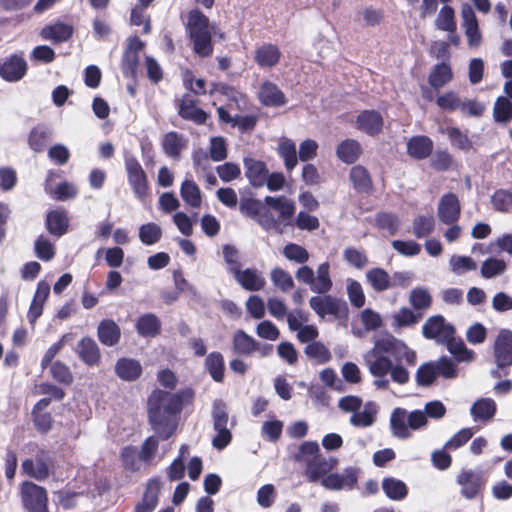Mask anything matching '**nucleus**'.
<instances>
[{
    "label": "nucleus",
    "instance_id": "nucleus-34",
    "mask_svg": "<svg viewBox=\"0 0 512 512\" xmlns=\"http://www.w3.org/2000/svg\"><path fill=\"white\" fill-rule=\"evenodd\" d=\"M444 345L457 362L469 363L475 359V352L468 349L464 341L461 338H456L455 335Z\"/></svg>",
    "mask_w": 512,
    "mask_h": 512
},
{
    "label": "nucleus",
    "instance_id": "nucleus-43",
    "mask_svg": "<svg viewBox=\"0 0 512 512\" xmlns=\"http://www.w3.org/2000/svg\"><path fill=\"white\" fill-rule=\"evenodd\" d=\"M205 367L216 382H222L224 379V358L219 352L210 353L205 359Z\"/></svg>",
    "mask_w": 512,
    "mask_h": 512
},
{
    "label": "nucleus",
    "instance_id": "nucleus-41",
    "mask_svg": "<svg viewBox=\"0 0 512 512\" xmlns=\"http://www.w3.org/2000/svg\"><path fill=\"white\" fill-rule=\"evenodd\" d=\"M51 136V130L44 126L38 125L34 127L29 134V147L35 152H41L45 149Z\"/></svg>",
    "mask_w": 512,
    "mask_h": 512
},
{
    "label": "nucleus",
    "instance_id": "nucleus-56",
    "mask_svg": "<svg viewBox=\"0 0 512 512\" xmlns=\"http://www.w3.org/2000/svg\"><path fill=\"white\" fill-rule=\"evenodd\" d=\"M422 315L414 313L409 308H401L392 316V326L394 328H401L416 324Z\"/></svg>",
    "mask_w": 512,
    "mask_h": 512
},
{
    "label": "nucleus",
    "instance_id": "nucleus-31",
    "mask_svg": "<svg viewBox=\"0 0 512 512\" xmlns=\"http://www.w3.org/2000/svg\"><path fill=\"white\" fill-rule=\"evenodd\" d=\"M97 335L103 345L111 347L119 342L121 331L113 320L105 319L99 323Z\"/></svg>",
    "mask_w": 512,
    "mask_h": 512
},
{
    "label": "nucleus",
    "instance_id": "nucleus-23",
    "mask_svg": "<svg viewBox=\"0 0 512 512\" xmlns=\"http://www.w3.org/2000/svg\"><path fill=\"white\" fill-rule=\"evenodd\" d=\"M160 489V480H149L142 500L136 505L135 512H153L158 504Z\"/></svg>",
    "mask_w": 512,
    "mask_h": 512
},
{
    "label": "nucleus",
    "instance_id": "nucleus-51",
    "mask_svg": "<svg viewBox=\"0 0 512 512\" xmlns=\"http://www.w3.org/2000/svg\"><path fill=\"white\" fill-rule=\"evenodd\" d=\"M305 354L318 364H325L332 358L329 349L321 342L313 341L305 347Z\"/></svg>",
    "mask_w": 512,
    "mask_h": 512
},
{
    "label": "nucleus",
    "instance_id": "nucleus-63",
    "mask_svg": "<svg viewBox=\"0 0 512 512\" xmlns=\"http://www.w3.org/2000/svg\"><path fill=\"white\" fill-rule=\"evenodd\" d=\"M159 441L155 436L148 437L138 454L139 459L145 464H150L156 452L158 451Z\"/></svg>",
    "mask_w": 512,
    "mask_h": 512
},
{
    "label": "nucleus",
    "instance_id": "nucleus-16",
    "mask_svg": "<svg viewBox=\"0 0 512 512\" xmlns=\"http://www.w3.org/2000/svg\"><path fill=\"white\" fill-rule=\"evenodd\" d=\"M264 202L267 206L278 212V219L285 226L292 225V217L295 213L296 206L293 200L285 196H266Z\"/></svg>",
    "mask_w": 512,
    "mask_h": 512
},
{
    "label": "nucleus",
    "instance_id": "nucleus-9",
    "mask_svg": "<svg viewBox=\"0 0 512 512\" xmlns=\"http://www.w3.org/2000/svg\"><path fill=\"white\" fill-rule=\"evenodd\" d=\"M359 468L347 467L342 473H330L326 476L321 485L332 491L353 490L357 486Z\"/></svg>",
    "mask_w": 512,
    "mask_h": 512
},
{
    "label": "nucleus",
    "instance_id": "nucleus-32",
    "mask_svg": "<svg viewBox=\"0 0 512 512\" xmlns=\"http://www.w3.org/2000/svg\"><path fill=\"white\" fill-rule=\"evenodd\" d=\"M259 99L265 106H282L286 103L283 92L272 82H265L259 90Z\"/></svg>",
    "mask_w": 512,
    "mask_h": 512
},
{
    "label": "nucleus",
    "instance_id": "nucleus-50",
    "mask_svg": "<svg viewBox=\"0 0 512 512\" xmlns=\"http://www.w3.org/2000/svg\"><path fill=\"white\" fill-rule=\"evenodd\" d=\"M161 237L162 229L158 224L154 222L143 224L139 228L140 241L145 245H154L161 239Z\"/></svg>",
    "mask_w": 512,
    "mask_h": 512
},
{
    "label": "nucleus",
    "instance_id": "nucleus-64",
    "mask_svg": "<svg viewBox=\"0 0 512 512\" xmlns=\"http://www.w3.org/2000/svg\"><path fill=\"white\" fill-rule=\"evenodd\" d=\"M486 338L487 328L479 322L472 324L466 331V339L472 345L483 344Z\"/></svg>",
    "mask_w": 512,
    "mask_h": 512
},
{
    "label": "nucleus",
    "instance_id": "nucleus-24",
    "mask_svg": "<svg viewBox=\"0 0 512 512\" xmlns=\"http://www.w3.org/2000/svg\"><path fill=\"white\" fill-rule=\"evenodd\" d=\"M115 373L124 381H135L142 374V366L136 359L120 358L115 364Z\"/></svg>",
    "mask_w": 512,
    "mask_h": 512
},
{
    "label": "nucleus",
    "instance_id": "nucleus-15",
    "mask_svg": "<svg viewBox=\"0 0 512 512\" xmlns=\"http://www.w3.org/2000/svg\"><path fill=\"white\" fill-rule=\"evenodd\" d=\"M27 71V63L21 56L11 55L0 64V76L9 82L19 81Z\"/></svg>",
    "mask_w": 512,
    "mask_h": 512
},
{
    "label": "nucleus",
    "instance_id": "nucleus-27",
    "mask_svg": "<svg viewBox=\"0 0 512 512\" xmlns=\"http://www.w3.org/2000/svg\"><path fill=\"white\" fill-rule=\"evenodd\" d=\"M280 57L279 48L274 44L266 43L256 49L254 59L261 68H271L279 63Z\"/></svg>",
    "mask_w": 512,
    "mask_h": 512
},
{
    "label": "nucleus",
    "instance_id": "nucleus-61",
    "mask_svg": "<svg viewBox=\"0 0 512 512\" xmlns=\"http://www.w3.org/2000/svg\"><path fill=\"white\" fill-rule=\"evenodd\" d=\"M346 288L350 303L356 308L363 307L365 304V294L361 284L356 280L348 279Z\"/></svg>",
    "mask_w": 512,
    "mask_h": 512
},
{
    "label": "nucleus",
    "instance_id": "nucleus-52",
    "mask_svg": "<svg viewBox=\"0 0 512 512\" xmlns=\"http://www.w3.org/2000/svg\"><path fill=\"white\" fill-rule=\"evenodd\" d=\"M222 254L227 265V271L233 276L241 269V255L239 250L230 244L222 247Z\"/></svg>",
    "mask_w": 512,
    "mask_h": 512
},
{
    "label": "nucleus",
    "instance_id": "nucleus-33",
    "mask_svg": "<svg viewBox=\"0 0 512 512\" xmlns=\"http://www.w3.org/2000/svg\"><path fill=\"white\" fill-rule=\"evenodd\" d=\"M496 403L491 398L478 399L470 408L474 421H490L496 413Z\"/></svg>",
    "mask_w": 512,
    "mask_h": 512
},
{
    "label": "nucleus",
    "instance_id": "nucleus-44",
    "mask_svg": "<svg viewBox=\"0 0 512 512\" xmlns=\"http://www.w3.org/2000/svg\"><path fill=\"white\" fill-rule=\"evenodd\" d=\"M22 470L29 477L37 480H43L49 475L48 466L41 458L24 460L22 462Z\"/></svg>",
    "mask_w": 512,
    "mask_h": 512
},
{
    "label": "nucleus",
    "instance_id": "nucleus-39",
    "mask_svg": "<svg viewBox=\"0 0 512 512\" xmlns=\"http://www.w3.org/2000/svg\"><path fill=\"white\" fill-rule=\"evenodd\" d=\"M256 341L243 330H238L233 337V350L236 354L250 356L255 353Z\"/></svg>",
    "mask_w": 512,
    "mask_h": 512
},
{
    "label": "nucleus",
    "instance_id": "nucleus-42",
    "mask_svg": "<svg viewBox=\"0 0 512 512\" xmlns=\"http://www.w3.org/2000/svg\"><path fill=\"white\" fill-rule=\"evenodd\" d=\"M366 280L376 292H383L391 288V279L387 271L373 268L367 271Z\"/></svg>",
    "mask_w": 512,
    "mask_h": 512
},
{
    "label": "nucleus",
    "instance_id": "nucleus-13",
    "mask_svg": "<svg viewBox=\"0 0 512 512\" xmlns=\"http://www.w3.org/2000/svg\"><path fill=\"white\" fill-rule=\"evenodd\" d=\"M461 206L458 197L453 193L444 194L439 201L437 215L445 225H451L458 221Z\"/></svg>",
    "mask_w": 512,
    "mask_h": 512
},
{
    "label": "nucleus",
    "instance_id": "nucleus-3",
    "mask_svg": "<svg viewBox=\"0 0 512 512\" xmlns=\"http://www.w3.org/2000/svg\"><path fill=\"white\" fill-rule=\"evenodd\" d=\"M187 29L193 43V50L201 57H208L213 52L209 19L199 10H192L188 15Z\"/></svg>",
    "mask_w": 512,
    "mask_h": 512
},
{
    "label": "nucleus",
    "instance_id": "nucleus-55",
    "mask_svg": "<svg viewBox=\"0 0 512 512\" xmlns=\"http://www.w3.org/2000/svg\"><path fill=\"white\" fill-rule=\"evenodd\" d=\"M282 253L287 260L298 264H305L310 258L309 252L303 246L296 243L285 245Z\"/></svg>",
    "mask_w": 512,
    "mask_h": 512
},
{
    "label": "nucleus",
    "instance_id": "nucleus-7",
    "mask_svg": "<svg viewBox=\"0 0 512 512\" xmlns=\"http://www.w3.org/2000/svg\"><path fill=\"white\" fill-rule=\"evenodd\" d=\"M423 336L438 344H445L456 334L455 327L441 315L429 317L422 327Z\"/></svg>",
    "mask_w": 512,
    "mask_h": 512
},
{
    "label": "nucleus",
    "instance_id": "nucleus-48",
    "mask_svg": "<svg viewBox=\"0 0 512 512\" xmlns=\"http://www.w3.org/2000/svg\"><path fill=\"white\" fill-rule=\"evenodd\" d=\"M451 79L452 71L450 66L446 63H441L434 67L433 71L429 75L428 81L433 88L439 89Z\"/></svg>",
    "mask_w": 512,
    "mask_h": 512
},
{
    "label": "nucleus",
    "instance_id": "nucleus-46",
    "mask_svg": "<svg viewBox=\"0 0 512 512\" xmlns=\"http://www.w3.org/2000/svg\"><path fill=\"white\" fill-rule=\"evenodd\" d=\"M493 117L498 123H508L512 120V100L499 96L493 107Z\"/></svg>",
    "mask_w": 512,
    "mask_h": 512
},
{
    "label": "nucleus",
    "instance_id": "nucleus-22",
    "mask_svg": "<svg viewBox=\"0 0 512 512\" xmlns=\"http://www.w3.org/2000/svg\"><path fill=\"white\" fill-rule=\"evenodd\" d=\"M390 429L394 437L398 439H408L411 437V431L408 423L407 411L403 408H395L390 416Z\"/></svg>",
    "mask_w": 512,
    "mask_h": 512
},
{
    "label": "nucleus",
    "instance_id": "nucleus-6",
    "mask_svg": "<svg viewBox=\"0 0 512 512\" xmlns=\"http://www.w3.org/2000/svg\"><path fill=\"white\" fill-rule=\"evenodd\" d=\"M125 169L134 195L141 202H144L148 196V180L141 164L135 157L127 156L125 158Z\"/></svg>",
    "mask_w": 512,
    "mask_h": 512
},
{
    "label": "nucleus",
    "instance_id": "nucleus-28",
    "mask_svg": "<svg viewBox=\"0 0 512 512\" xmlns=\"http://www.w3.org/2000/svg\"><path fill=\"white\" fill-rule=\"evenodd\" d=\"M69 226L67 212L63 209H56L48 212L46 216V227L50 234L60 237L64 235Z\"/></svg>",
    "mask_w": 512,
    "mask_h": 512
},
{
    "label": "nucleus",
    "instance_id": "nucleus-20",
    "mask_svg": "<svg viewBox=\"0 0 512 512\" xmlns=\"http://www.w3.org/2000/svg\"><path fill=\"white\" fill-rule=\"evenodd\" d=\"M357 128L368 135L378 134L383 127V118L375 110H365L357 116Z\"/></svg>",
    "mask_w": 512,
    "mask_h": 512
},
{
    "label": "nucleus",
    "instance_id": "nucleus-36",
    "mask_svg": "<svg viewBox=\"0 0 512 512\" xmlns=\"http://www.w3.org/2000/svg\"><path fill=\"white\" fill-rule=\"evenodd\" d=\"M161 322L153 313L140 316L136 322V330L142 337H155L159 334Z\"/></svg>",
    "mask_w": 512,
    "mask_h": 512
},
{
    "label": "nucleus",
    "instance_id": "nucleus-21",
    "mask_svg": "<svg viewBox=\"0 0 512 512\" xmlns=\"http://www.w3.org/2000/svg\"><path fill=\"white\" fill-rule=\"evenodd\" d=\"M77 354L88 366L98 365L101 359L100 349L97 343L90 337H84L78 342Z\"/></svg>",
    "mask_w": 512,
    "mask_h": 512
},
{
    "label": "nucleus",
    "instance_id": "nucleus-57",
    "mask_svg": "<svg viewBox=\"0 0 512 512\" xmlns=\"http://www.w3.org/2000/svg\"><path fill=\"white\" fill-rule=\"evenodd\" d=\"M449 266L450 270L457 275L477 269L476 262L469 256L453 255L449 260Z\"/></svg>",
    "mask_w": 512,
    "mask_h": 512
},
{
    "label": "nucleus",
    "instance_id": "nucleus-4",
    "mask_svg": "<svg viewBox=\"0 0 512 512\" xmlns=\"http://www.w3.org/2000/svg\"><path fill=\"white\" fill-rule=\"evenodd\" d=\"M324 296H312L309 300V306L320 317L325 318L331 315L335 319L346 321L348 318L347 303L332 295L323 294Z\"/></svg>",
    "mask_w": 512,
    "mask_h": 512
},
{
    "label": "nucleus",
    "instance_id": "nucleus-30",
    "mask_svg": "<svg viewBox=\"0 0 512 512\" xmlns=\"http://www.w3.org/2000/svg\"><path fill=\"white\" fill-rule=\"evenodd\" d=\"M73 34V27L69 24L57 22L52 25L45 26L41 30V37L53 43H62L68 41Z\"/></svg>",
    "mask_w": 512,
    "mask_h": 512
},
{
    "label": "nucleus",
    "instance_id": "nucleus-10",
    "mask_svg": "<svg viewBox=\"0 0 512 512\" xmlns=\"http://www.w3.org/2000/svg\"><path fill=\"white\" fill-rule=\"evenodd\" d=\"M495 364L498 368L512 365V331L500 329L493 344Z\"/></svg>",
    "mask_w": 512,
    "mask_h": 512
},
{
    "label": "nucleus",
    "instance_id": "nucleus-62",
    "mask_svg": "<svg viewBox=\"0 0 512 512\" xmlns=\"http://www.w3.org/2000/svg\"><path fill=\"white\" fill-rule=\"evenodd\" d=\"M495 210L507 213L512 209V193L507 190H497L491 198Z\"/></svg>",
    "mask_w": 512,
    "mask_h": 512
},
{
    "label": "nucleus",
    "instance_id": "nucleus-11",
    "mask_svg": "<svg viewBox=\"0 0 512 512\" xmlns=\"http://www.w3.org/2000/svg\"><path fill=\"white\" fill-rule=\"evenodd\" d=\"M338 464L335 458L326 459L323 456H314L307 460L305 467V476L311 483L322 482Z\"/></svg>",
    "mask_w": 512,
    "mask_h": 512
},
{
    "label": "nucleus",
    "instance_id": "nucleus-5",
    "mask_svg": "<svg viewBox=\"0 0 512 512\" xmlns=\"http://www.w3.org/2000/svg\"><path fill=\"white\" fill-rule=\"evenodd\" d=\"M213 426L217 432L212 440V445L218 450L224 449L231 442V432L228 429V413L226 406L221 401H215L212 410Z\"/></svg>",
    "mask_w": 512,
    "mask_h": 512
},
{
    "label": "nucleus",
    "instance_id": "nucleus-1",
    "mask_svg": "<svg viewBox=\"0 0 512 512\" xmlns=\"http://www.w3.org/2000/svg\"><path fill=\"white\" fill-rule=\"evenodd\" d=\"M363 360L374 377L375 388L387 390L390 381L399 385L410 381V372L406 366H415L417 355L404 341L384 333L374 338L373 347L365 352Z\"/></svg>",
    "mask_w": 512,
    "mask_h": 512
},
{
    "label": "nucleus",
    "instance_id": "nucleus-17",
    "mask_svg": "<svg viewBox=\"0 0 512 512\" xmlns=\"http://www.w3.org/2000/svg\"><path fill=\"white\" fill-rule=\"evenodd\" d=\"M197 100L190 94H185L178 101V114L185 120L192 121L196 124L206 122L207 113L196 106Z\"/></svg>",
    "mask_w": 512,
    "mask_h": 512
},
{
    "label": "nucleus",
    "instance_id": "nucleus-38",
    "mask_svg": "<svg viewBox=\"0 0 512 512\" xmlns=\"http://www.w3.org/2000/svg\"><path fill=\"white\" fill-rule=\"evenodd\" d=\"M382 489L386 496L395 501L403 500L408 494L406 484L396 478L387 477L382 481Z\"/></svg>",
    "mask_w": 512,
    "mask_h": 512
},
{
    "label": "nucleus",
    "instance_id": "nucleus-19",
    "mask_svg": "<svg viewBox=\"0 0 512 512\" xmlns=\"http://www.w3.org/2000/svg\"><path fill=\"white\" fill-rule=\"evenodd\" d=\"M161 144L168 157L179 160L181 152L188 146V140L184 135L171 131L164 135Z\"/></svg>",
    "mask_w": 512,
    "mask_h": 512
},
{
    "label": "nucleus",
    "instance_id": "nucleus-12",
    "mask_svg": "<svg viewBox=\"0 0 512 512\" xmlns=\"http://www.w3.org/2000/svg\"><path fill=\"white\" fill-rule=\"evenodd\" d=\"M461 17L468 46L470 48H478L482 43V34L475 12L469 4H464L462 6Z\"/></svg>",
    "mask_w": 512,
    "mask_h": 512
},
{
    "label": "nucleus",
    "instance_id": "nucleus-18",
    "mask_svg": "<svg viewBox=\"0 0 512 512\" xmlns=\"http://www.w3.org/2000/svg\"><path fill=\"white\" fill-rule=\"evenodd\" d=\"M233 277L247 291H260L266 285L263 274L255 268L240 269Z\"/></svg>",
    "mask_w": 512,
    "mask_h": 512
},
{
    "label": "nucleus",
    "instance_id": "nucleus-26",
    "mask_svg": "<svg viewBox=\"0 0 512 512\" xmlns=\"http://www.w3.org/2000/svg\"><path fill=\"white\" fill-rule=\"evenodd\" d=\"M333 286V282L330 276V264L329 262H323L318 265L313 282L311 283V291L316 294H327Z\"/></svg>",
    "mask_w": 512,
    "mask_h": 512
},
{
    "label": "nucleus",
    "instance_id": "nucleus-45",
    "mask_svg": "<svg viewBox=\"0 0 512 512\" xmlns=\"http://www.w3.org/2000/svg\"><path fill=\"white\" fill-rule=\"evenodd\" d=\"M350 180L359 192H368L372 188V180L368 171L361 165L354 166L350 171Z\"/></svg>",
    "mask_w": 512,
    "mask_h": 512
},
{
    "label": "nucleus",
    "instance_id": "nucleus-40",
    "mask_svg": "<svg viewBox=\"0 0 512 512\" xmlns=\"http://www.w3.org/2000/svg\"><path fill=\"white\" fill-rule=\"evenodd\" d=\"M278 154L284 160V165L288 171L293 170L297 163V151L295 143L288 138H282L278 145Z\"/></svg>",
    "mask_w": 512,
    "mask_h": 512
},
{
    "label": "nucleus",
    "instance_id": "nucleus-8",
    "mask_svg": "<svg viewBox=\"0 0 512 512\" xmlns=\"http://www.w3.org/2000/svg\"><path fill=\"white\" fill-rule=\"evenodd\" d=\"M21 500L28 512H48L46 490L32 482L21 486Z\"/></svg>",
    "mask_w": 512,
    "mask_h": 512
},
{
    "label": "nucleus",
    "instance_id": "nucleus-2",
    "mask_svg": "<svg viewBox=\"0 0 512 512\" xmlns=\"http://www.w3.org/2000/svg\"><path fill=\"white\" fill-rule=\"evenodd\" d=\"M193 396L191 389L177 393L154 390L151 393L147 402L149 421L161 439H168L176 431L177 417L184 404L191 402Z\"/></svg>",
    "mask_w": 512,
    "mask_h": 512
},
{
    "label": "nucleus",
    "instance_id": "nucleus-60",
    "mask_svg": "<svg viewBox=\"0 0 512 512\" xmlns=\"http://www.w3.org/2000/svg\"><path fill=\"white\" fill-rule=\"evenodd\" d=\"M434 363L438 376L445 379H455L458 376V368L451 358L442 356Z\"/></svg>",
    "mask_w": 512,
    "mask_h": 512
},
{
    "label": "nucleus",
    "instance_id": "nucleus-14",
    "mask_svg": "<svg viewBox=\"0 0 512 512\" xmlns=\"http://www.w3.org/2000/svg\"><path fill=\"white\" fill-rule=\"evenodd\" d=\"M457 482L461 486V494L467 499L476 497L485 483L481 470H465L458 477Z\"/></svg>",
    "mask_w": 512,
    "mask_h": 512
},
{
    "label": "nucleus",
    "instance_id": "nucleus-59",
    "mask_svg": "<svg viewBox=\"0 0 512 512\" xmlns=\"http://www.w3.org/2000/svg\"><path fill=\"white\" fill-rule=\"evenodd\" d=\"M435 227L433 216H418L413 221V234L417 238H423L430 235Z\"/></svg>",
    "mask_w": 512,
    "mask_h": 512
},
{
    "label": "nucleus",
    "instance_id": "nucleus-54",
    "mask_svg": "<svg viewBox=\"0 0 512 512\" xmlns=\"http://www.w3.org/2000/svg\"><path fill=\"white\" fill-rule=\"evenodd\" d=\"M434 361L420 365L416 372V382L419 386H430L438 377Z\"/></svg>",
    "mask_w": 512,
    "mask_h": 512
},
{
    "label": "nucleus",
    "instance_id": "nucleus-29",
    "mask_svg": "<svg viewBox=\"0 0 512 512\" xmlns=\"http://www.w3.org/2000/svg\"><path fill=\"white\" fill-rule=\"evenodd\" d=\"M378 409L379 407L375 402H366L362 411L357 410L351 415L349 422L351 425L359 428L370 427L376 421Z\"/></svg>",
    "mask_w": 512,
    "mask_h": 512
},
{
    "label": "nucleus",
    "instance_id": "nucleus-47",
    "mask_svg": "<svg viewBox=\"0 0 512 512\" xmlns=\"http://www.w3.org/2000/svg\"><path fill=\"white\" fill-rule=\"evenodd\" d=\"M270 280L272 284L283 293L292 290L295 285L291 274L280 267H275L271 270Z\"/></svg>",
    "mask_w": 512,
    "mask_h": 512
},
{
    "label": "nucleus",
    "instance_id": "nucleus-49",
    "mask_svg": "<svg viewBox=\"0 0 512 512\" xmlns=\"http://www.w3.org/2000/svg\"><path fill=\"white\" fill-rule=\"evenodd\" d=\"M181 197L191 207L201 205V193L199 187L192 180H185L181 185Z\"/></svg>",
    "mask_w": 512,
    "mask_h": 512
},
{
    "label": "nucleus",
    "instance_id": "nucleus-35",
    "mask_svg": "<svg viewBox=\"0 0 512 512\" xmlns=\"http://www.w3.org/2000/svg\"><path fill=\"white\" fill-rule=\"evenodd\" d=\"M433 149V142L426 136L412 137L407 143V152L416 159L427 158Z\"/></svg>",
    "mask_w": 512,
    "mask_h": 512
},
{
    "label": "nucleus",
    "instance_id": "nucleus-37",
    "mask_svg": "<svg viewBox=\"0 0 512 512\" xmlns=\"http://www.w3.org/2000/svg\"><path fill=\"white\" fill-rule=\"evenodd\" d=\"M336 153L341 161L347 164H352L358 160L362 153V149L358 141L354 139H346L338 145Z\"/></svg>",
    "mask_w": 512,
    "mask_h": 512
},
{
    "label": "nucleus",
    "instance_id": "nucleus-53",
    "mask_svg": "<svg viewBox=\"0 0 512 512\" xmlns=\"http://www.w3.org/2000/svg\"><path fill=\"white\" fill-rule=\"evenodd\" d=\"M436 27L449 33L456 31L455 13L452 7L445 5L440 9L436 19Z\"/></svg>",
    "mask_w": 512,
    "mask_h": 512
},
{
    "label": "nucleus",
    "instance_id": "nucleus-25",
    "mask_svg": "<svg viewBox=\"0 0 512 512\" xmlns=\"http://www.w3.org/2000/svg\"><path fill=\"white\" fill-rule=\"evenodd\" d=\"M245 175L253 187L259 188L265 185V177L268 173L266 164L252 158L244 159Z\"/></svg>",
    "mask_w": 512,
    "mask_h": 512
},
{
    "label": "nucleus",
    "instance_id": "nucleus-58",
    "mask_svg": "<svg viewBox=\"0 0 512 512\" xmlns=\"http://www.w3.org/2000/svg\"><path fill=\"white\" fill-rule=\"evenodd\" d=\"M505 270L506 263L504 260L490 257L482 263L481 275L486 279H491L501 275Z\"/></svg>",
    "mask_w": 512,
    "mask_h": 512
}]
</instances>
